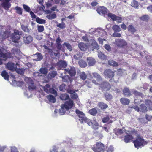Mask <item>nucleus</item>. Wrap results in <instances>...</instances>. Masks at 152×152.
Listing matches in <instances>:
<instances>
[{
  "instance_id": "f257e3e1",
  "label": "nucleus",
  "mask_w": 152,
  "mask_h": 152,
  "mask_svg": "<svg viewBox=\"0 0 152 152\" xmlns=\"http://www.w3.org/2000/svg\"><path fill=\"white\" fill-rule=\"evenodd\" d=\"M77 115L79 118H80L79 120L82 123L85 122L89 126H91L93 124V122L91 121V120L88 119L85 116V114L82 111H80L78 109H76L75 111Z\"/></svg>"
},
{
  "instance_id": "f03ea898",
  "label": "nucleus",
  "mask_w": 152,
  "mask_h": 152,
  "mask_svg": "<svg viewBox=\"0 0 152 152\" xmlns=\"http://www.w3.org/2000/svg\"><path fill=\"white\" fill-rule=\"evenodd\" d=\"M133 143L136 148L138 149L140 147L144 146L146 145L148 142L145 140L142 136H137L134 140L133 141Z\"/></svg>"
},
{
  "instance_id": "7ed1b4c3",
  "label": "nucleus",
  "mask_w": 152,
  "mask_h": 152,
  "mask_svg": "<svg viewBox=\"0 0 152 152\" xmlns=\"http://www.w3.org/2000/svg\"><path fill=\"white\" fill-rule=\"evenodd\" d=\"M96 146H94L92 149L95 152H104L105 151L104 145L101 142H96Z\"/></svg>"
},
{
  "instance_id": "20e7f679",
  "label": "nucleus",
  "mask_w": 152,
  "mask_h": 152,
  "mask_svg": "<svg viewBox=\"0 0 152 152\" xmlns=\"http://www.w3.org/2000/svg\"><path fill=\"white\" fill-rule=\"evenodd\" d=\"M21 34V33L19 30H15L14 32L10 34V38L13 42L18 43L20 39Z\"/></svg>"
},
{
  "instance_id": "39448f33",
  "label": "nucleus",
  "mask_w": 152,
  "mask_h": 152,
  "mask_svg": "<svg viewBox=\"0 0 152 152\" xmlns=\"http://www.w3.org/2000/svg\"><path fill=\"white\" fill-rule=\"evenodd\" d=\"M74 105V103L73 101L70 99H69L68 101H65L64 104H62L61 107V109L63 110V111L64 109L68 110L71 109Z\"/></svg>"
},
{
  "instance_id": "423d86ee",
  "label": "nucleus",
  "mask_w": 152,
  "mask_h": 152,
  "mask_svg": "<svg viewBox=\"0 0 152 152\" xmlns=\"http://www.w3.org/2000/svg\"><path fill=\"white\" fill-rule=\"evenodd\" d=\"M115 44L119 48H124L126 46L127 43L126 41L122 39H118L115 40Z\"/></svg>"
},
{
  "instance_id": "0eeeda50",
  "label": "nucleus",
  "mask_w": 152,
  "mask_h": 152,
  "mask_svg": "<svg viewBox=\"0 0 152 152\" xmlns=\"http://www.w3.org/2000/svg\"><path fill=\"white\" fill-rule=\"evenodd\" d=\"M101 88L104 90L109 91L111 88V86L107 82H103L102 83L99 84Z\"/></svg>"
},
{
  "instance_id": "6e6552de",
  "label": "nucleus",
  "mask_w": 152,
  "mask_h": 152,
  "mask_svg": "<svg viewBox=\"0 0 152 152\" xmlns=\"http://www.w3.org/2000/svg\"><path fill=\"white\" fill-rule=\"evenodd\" d=\"M115 72L116 71H112L110 69H107L104 71V74L108 78H112L114 77Z\"/></svg>"
},
{
  "instance_id": "1a4fd4ad",
  "label": "nucleus",
  "mask_w": 152,
  "mask_h": 152,
  "mask_svg": "<svg viewBox=\"0 0 152 152\" xmlns=\"http://www.w3.org/2000/svg\"><path fill=\"white\" fill-rule=\"evenodd\" d=\"M65 71L66 73L69 74L71 76H75L76 73V71L74 67L67 68L65 69Z\"/></svg>"
},
{
  "instance_id": "9d476101",
  "label": "nucleus",
  "mask_w": 152,
  "mask_h": 152,
  "mask_svg": "<svg viewBox=\"0 0 152 152\" xmlns=\"http://www.w3.org/2000/svg\"><path fill=\"white\" fill-rule=\"evenodd\" d=\"M23 40L25 44H29L32 42L33 38L30 35H26L23 37Z\"/></svg>"
},
{
  "instance_id": "9b49d317",
  "label": "nucleus",
  "mask_w": 152,
  "mask_h": 152,
  "mask_svg": "<svg viewBox=\"0 0 152 152\" xmlns=\"http://www.w3.org/2000/svg\"><path fill=\"white\" fill-rule=\"evenodd\" d=\"M6 67L9 70L12 71H15L16 69V66L15 67V64L12 62H8L7 64Z\"/></svg>"
},
{
  "instance_id": "f8f14e48",
  "label": "nucleus",
  "mask_w": 152,
  "mask_h": 152,
  "mask_svg": "<svg viewBox=\"0 0 152 152\" xmlns=\"http://www.w3.org/2000/svg\"><path fill=\"white\" fill-rule=\"evenodd\" d=\"M122 92L123 95L126 97H128L132 95L129 89L127 87H125L124 88Z\"/></svg>"
},
{
  "instance_id": "ddd939ff",
  "label": "nucleus",
  "mask_w": 152,
  "mask_h": 152,
  "mask_svg": "<svg viewBox=\"0 0 152 152\" xmlns=\"http://www.w3.org/2000/svg\"><path fill=\"white\" fill-rule=\"evenodd\" d=\"M10 0H5L2 4V7L6 10H8L10 7L11 4L9 2Z\"/></svg>"
},
{
  "instance_id": "4468645a",
  "label": "nucleus",
  "mask_w": 152,
  "mask_h": 152,
  "mask_svg": "<svg viewBox=\"0 0 152 152\" xmlns=\"http://www.w3.org/2000/svg\"><path fill=\"white\" fill-rule=\"evenodd\" d=\"M139 111L138 112H141L142 113H145L148 111V108L145 105L144 103L141 104L139 107Z\"/></svg>"
},
{
  "instance_id": "2eb2a0df",
  "label": "nucleus",
  "mask_w": 152,
  "mask_h": 152,
  "mask_svg": "<svg viewBox=\"0 0 152 152\" xmlns=\"http://www.w3.org/2000/svg\"><path fill=\"white\" fill-rule=\"evenodd\" d=\"M110 118H112L111 116L109 115H107L102 119V122L103 123H108V124L112 123L113 122V121L110 119Z\"/></svg>"
},
{
  "instance_id": "dca6fc26",
  "label": "nucleus",
  "mask_w": 152,
  "mask_h": 152,
  "mask_svg": "<svg viewBox=\"0 0 152 152\" xmlns=\"http://www.w3.org/2000/svg\"><path fill=\"white\" fill-rule=\"evenodd\" d=\"M133 139V137L131 134H128L124 136V141L126 143L130 142Z\"/></svg>"
},
{
  "instance_id": "f3484780",
  "label": "nucleus",
  "mask_w": 152,
  "mask_h": 152,
  "mask_svg": "<svg viewBox=\"0 0 152 152\" xmlns=\"http://www.w3.org/2000/svg\"><path fill=\"white\" fill-rule=\"evenodd\" d=\"M87 61L90 66L94 65L96 62L95 60L93 58L91 57H88L87 58Z\"/></svg>"
},
{
  "instance_id": "a211bd4d",
  "label": "nucleus",
  "mask_w": 152,
  "mask_h": 152,
  "mask_svg": "<svg viewBox=\"0 0 152 152\" xmlns=\"http://www.w3.org/2000/svg\"><path fill=\"white\" fill-rule=\"evenodd\" d=\"M120 102L122 104L124 105H127L130 103V100L127 98H121L120 99Z\"/></svg>"
},
{
  "instance_id": "6ab92c4d",
  "label": "nucleus",
  "mask_w": 152,
  "mask_h": 152,
  "mask_svg": "<svg viewBox=\"0 0 152 152\" xmlns=\"http://www.w3.org/2000/svg\"><path fill=\"white\" fill-rule=\"evenodd\" d=\"M97 11L99 14H102L103 15H105L107 14V8L103 7H100L98 8Z\"/></svg>"
},
{
  "instance_id": "aec40b11",
  "label": "nucleus",
  "mask_w": 152,
  "mask_h": 152,
  "mask_svg": "<svg viewBox=\"0 0 152 152\" xmlns=\"http://www.w3.org/2000/svg\"><path fill=\"white\" fill-rule=\"evenodd\" d=\"M10 54H8L7 53H4L1 50H0V57L4 59V60H6L7 58H10Z\"/></svg>"
},
{
  "instance_id": "412c9836",
  "label": "nucleus",
  "mask_w": 152,
  "mask_h": 152,
  "mask_svg": "<svg viewBox=\"0 0 152 152\" xmlns=\"http://www.w3.org/2000/svg\"><path fill=\"white\" fill-rule=\"evenodd\" d=\"M147 108H148L150 110H152V101L150 100L146 99L144 102Z\"/></svg>"
},
{
  "instance_id": "4be33fe9",
  "label": "nucleus",
  "mask_w": 152,
  "mask_h": 152,
  "mask_svg": "<svg viewBox=\"0 0 152 152\" xmlns=\"http://www.w3.org/2000/svg\"><path fill=\"white\" fill-rule=\"evenodd\" d=\"M78 46L80 50L83 51H86L87 49V45L83 42L80 43L78 44Z\"/></svg>"
},
{
  "instance_id": "5701e85b",
  "label": "nucleus",
  "mask_w": 152,
  "mask_h": 152,
  "mask_svg": "<svg viewBox=\"0 0 152 152\" xmlns=\"http://www.w3.org/2000/svg\"><path fill=\"white\" fill-rule=\"evenodd\" d=\"M1 75L6 80H9V75L6 70L3 71L1 73Z\"/></svg>"
},
{
  "instance_id": "b1692460",
  "label": "nucleus",
  "mask_w": 152,
  "mask_h": 152,
  "mask_svg": "<svg viewBox=\"0 0 152 152\" xmlns=\"http://www.w3.org/2000/svg\"><path fill=\"white\" fill-rule=\"evenodd\" d=\"M21 27L22 30L25 32L29 33L30 31V29L28 28V25L22 24L21 26Z\"/></svg>"
},
{
  "instance_id": "393cba45",
  "label": "nucleus",
  "mask_w": 152,
  "mask_h": 152,
  "mask_svg": "<svg viewBox=\"0 0 152 152\" xmlns=\"http://www.w3.org/2000/svg\"><path fill=\"white\" fill-rule=\"evenodd\" d=\"M114 133L117 136L121 135L124 133V130L121 129H114Z\"/></svg>"
},
{
  "instance_id": "a878e982",
  "label": "nucleus",
  "mask_w": 152,
  "mask_h": 152,
  "mask_svg": "<svg viewBox=\"0 0 152 152\" xmlns=\"http://www.w3.org/2000/svg\"><path fill=\"white\" fill-rule=\"evenodd\" d=\"M92 75L96 79L97 82L102 81V78L100 75L97 73L94 72L92 73Z\"/></svg>"
},
{
  "instance_id": "bb28decb",
  "label": "nucleus",
  "mask_w": 152,
  "mask_h": 152,
  "mask_svg": "<svg viewBox=\"0 0 152 152\" xmlns=\"http://www.w3.org/2000/svg\"><path fill=\"white\" fill-rule=\"evenodd\" d=\"M98 106L102 110L105 109L108 107V105L103 102H99L98 103Z\"/></svg>"
},
{
  "instance_id": "cd10ccee",
  "label": "nucleus",
  "mask_w": 152,
  "mask_h": 152,
  "mask_svg": "<svg viewBox=\"0 0 152 152\" xmlns=\"http://www.w3.org/2000/svg\"><path fill=\"white\" fill-rule=\"evenodd\" d=\"M88 113L91 115L95 116L97 113V110L96 108H93L89 110Z\"/></svg>"
},
{
  "instance_id": "c85d7f7f",
  "label": "nucleus",
  "mask_w": 152,
  "mask_h": 152,
  "mask_svg": "<svg viewBox=\"0 0 152 152\" xmlns=\"http://www.w3.org/2000/svg\"><path fill=\"white\" fill-rule=\"evenodd\" d=\"M60 97L62 100H67L70 99L69 95L66 94H61Z\"/></svg>"
},
{
  "instance_id": "c756f323",
  "label": "nucleus",
  "mask_w": 152,
  "mask_h": 152,
  "mask_svg": "<svg viewBox=\"0 0 152 152\" xmlns=\"http://www.w3.org/2000/svg\"><path fill=\"white\" fill-rule=\"evenodd\" d=\"M108 64L109 65L113 67H117L119 65L117 62L113 60H109L108 61Z\"/></svg>"
},
{
  "instance_id": "7c9ffc66",
  "label": "nucleus",
  "mask_w": 152,
  "mask_h": 152,
  "mask_svg": "<svg viewBox=\"0 0 152 152\" xmlns=\"http://www.w3.org/2000/svg\"><path fill=\"white\" fill-rule=\"evenodd\" d=\"M127 29L129 31L133 33H134L136 31V28L132 25H129L128 26Z\"/></svg>"
},
{
  "instance_id": "2f4dec72",
  "label": "nucleus",
  "mask_w": 152,
  "mask_h": 152,
  "mask_svg": "<svg viewBox=\"0 0 152 152\" xmlns=\"http://www.w3.org/2000/svg\"><path fill=\"white\" fill-rule=\"evenodd\" d=\"M10 34V31H6L3 34V38L4 40L6 38H8Z\"/></svg>"
},
{
  "instance_id": "473e14b6",
  "label": "nucleus",
  "mask_w": 152,
  "mask_h": 152,
  "mask_svg": "<svg viewBox=\"0 0 152 152\" xmlns=\"http://www.w3.org/2000/svg\"><path fill=\"white\" fill-rule=\"evenodd\" d=\"M140 19L142 21L147 22L150 18L148 15H144L140 18Z\"/></svg>"
},
{
  "instance_id": "72a5a7b5",
  "label": "nucleus",
  "mask_w": 152,
  "mask_h": 152,
  "mask_svg": "<svg viewBox=\"0 0 152 152\" xmlns=\"http://www.w3.org/2000/svg\"><path fill=\"white\" fill-rule=\"evenodd\" d=\"M133 94L136 96H141L142 97H143V95L142 93L138 92L137 90H132Z\"/></svg>"
},
{
  "instance_id": "f704fd0d",
  "label": "nucleus",
  "mask_w": 152,
  "mask_h": 152,
  "mask_svg": "<svg viewBox=\"0 0 152 152\" xmlns=\"http://www.w3.org/2000/svg\"><path fill=\"white\" fill-rule=\"evenodd\" d=\"M47 98L49 101L53 103L56 102V99L55 97L52 95H49L47 96Z\"/></svg>"
},
{
  "instance_id": "c9c22d12",
  "label": "nucleus",
  "mask_w": 152,
  "mask_h": 152,
  "mask_svg": "<svg viewBox=\"0 0 152 152\" xmlns=\"http://www.w3.org/2000/svg\"><path fill=\"white\" fill-rule=\"evenodd\" d=\"M104 95L105 99L107 101L111 100L113 98L112 95L109 93H106L104 94Z\"/></svg>"
},
{
  "instance_id": "e433bc0d",
  "label": "nucleus",
  "mask_w": 152,
  "mask_h": 152,
  "mask_svg": "<svg viewBox=\"0 0 152 152\" xmlns=\"http://www.w3.org/2000/svg\"><path fill=\"white\" fill-rule=\"evenodd\" d=\"M79 64L82 68H85L87 66L86 62L83 60H80L79 61Z\"/></svg>"
},
{
  "instance_id": "4c0bfd02",
  "label": "nucleus",
  "mask_w": 152,
  "mask_h": 152,
  "mask_svg": "<svg viewBox=\"0 0 152 152\" xmlns=\"http://www.w3.org/2000/svg\"><path fill=\"white\" fill-rule=\"evenodd\" d=\"M112 29L115 32H120L121 30L119 26L116 24H115L112 26Z\"/></svg>"
},
{
  "instance_id": "58836bf2",
  "label": "nucleus",
  "mask_w": 152,
  "mask_h": 152,
  "mask_svg": "<svg viewBox=\"0 0 152 152\" xmlns=\"http://www.w3.org/2000/svg\"><path fill=\"white\" fill-rule=\"evenodd\" d=\"M79 76L80 78L83 80H85L86 79L87 77L86 74L84 72L80 73Z\"/></svg>"
},
{
  "instance_id": "ea45409f",
  "label": "nucleus",
  "mask_w": 152,
  "mask_h": 152,
  "mask_svg": "<svg viewBox=\"0 0 152 152\" xmlns=\"http://www.w3.org/2000/svg\"><path fill=\"white\" fill-rule=\"evenodd\" d=\"M36 21L37 23L40 24H45L46 22L45 20L40 18L38 17L36 18Z\"/></svg>"
},
{
  "instance_id": "a19ab883",
  "label": "nucleus",
  "mask_w": 152,
  "mask_h": 152,
  "mask_svg": "<svg viewBox=\"0 0 152 152\" xmlns=\"http://www.w3.org/2000/svg\"><path fill=\"white\" fill-rule=\"evenodd\" d=\"M98 57L101 60H106L107 58V56L102 52L99 53L98 54Z\"/></svg>"
},
{
  "instance_id": "79ce46f5",
  "label": "nucleus",
  "mask_w": 152,
  "mask_h": 152,
  "mask_svg": "<svg viewBox=\"0 0 152 152\" xmlns=\"http://www.w3.org/2000/svg\"><path fill=\"white\" fill-rule=\"evenodd\" d=\"M62 81L64 82H69L71 81V78L68 75H66L62 77Z\"/></svg>"
},
{
  "instance_id": "37998d69",
  "label": "nucleus",
  "mask_w": 152,
  "mask_h": 152,
  "mask_svg": "<svg viewBox=\"0 0 152 152\" xmlns=\"http://www.w3.org/2000/svg\"><path fill=\"white\" fill-rule=\"evenodd\" d=\"M92 48L96 49H98L99 48V45L97 42L95 40L92 41L91 43Z\"/></svg>"
},
{
  "instance_id": "c03bdc74",
  "label": "nucleus",
  "mask_w": 152,
  "mask_h": 152,
  "mask_svg": "<svg viewBox=\"0 0 152 152\" xmlns=\"http://www.w3.org/2000/svg\"><path fill=\"white\" fill-rule=\"evenodd\" d=\"M56 17V14L53 13L51 14L47 15L46 17L49 20H52L55 18Z\"/></svg>"
},
{
  "instance_id": "a18cd8bd",
  "label": "nucleus",
  "mask_w": 152,
  "mask_h": 152,
  "mask_svg": "<svg viewBox=\"0 0 152 152\" xmlns=\"http://www.w3.org/2000/svg\"><path fill=\"white\" fill-rule=\"evenodd\" d=\"M57 75L56 71H53L48 74L49 76L51 78H54Z\"/></svg>"
},
{
  "instance_id": "49530a36",
  "label": "nucleus",
  "mask_w": 152,
  "mask_h": 152,
  "mask_svg": "<svg viewBox=\"0 0 152 152\" xmlns=\"http://www.w3.org/2000/svg\"><path fill=\"white\" fill-rule=\"evenodd\" d=\"M108 16L111 18V19L113 21H116V18H117V16L113 14L109 13L108 14Z\"/></svg>"
},
{
  "instance_id": "de8ad7c7",
  "label": "nucleus",
  "mask_w": 152,
  "mask_h": 152,
  "mask_svg": "<svg viewBox=\"0 0 152 152\" xmlns=\"http://www.w3.org/2000/svg\"><path fill=\"white\" fill-rule=\"evenodd\" d=\"M15 10H16V12L19 15H21L22 13V9L18 6L15 7Z\"/></svg>"
},
{
  "instance_id": "09e8293b",
  "label": "nucleus",
  "mask_w": 152,
  "mask_h": 152,
  "mask_svg": "<svg viewBox=\"0 0 152 152\" xmlns=\"http://www.w3.org/2000/svg\"><path fill=\"white\" fill-rule=\"evenodd\" d=\"M91 127L95 130L99 128V124L96 121H93V124Z\"/></svg>"
},
{
  "instance_id": "8fccbe9b",
  "label": "nucleus",
  "mask_w": 152,
  "mask_h": 152,
  "mask_svg": "<svg viewBox=\"0 0 152 152\" xmlns=\"http://www.w3.org/2000/svg\"><path fill=\"white\" fill-rule=\"evenodd\" d=\"M39 71L41 73L46 75L48 73L47 69L45 68H41L39 70Z\"/></svg>"
},
{
  "instance_id": "3c124183",
  "label": "nucleus",
  "mask_w": 152,
  "mask_h": 152,
  "mask_svg": "<svg viewBox=\"0 0 152 152\" xmlns=\"http://www.w3.org/2000/svg\"><path fill=\"white\" fill-rule=\"evenodd\" d=\"M131 6L135 8H137L139 6L138 2L135 0H133L131 3Z\"/></svg>"
},
{
  "instance_id": "603ef678",
  "label": "nucleus",
  "mask_w": 152,
  "mask_h": 152,
  "mask_svg": "<svg viewBox=\"0 0 152 152\" xmlns=\"http://www.w3.org/2000/svg\"><path fill=\"white\" fill-rule=\"evenodd\" d=\"M16 72L18 74L20 75H22L24 73L25 69L23 68H16V69L15 70Z\"/></svg>"
},
{
  "instance_id": "864d4df0",
  "label": "nucleus",
  "mask_w": 152,
  "mask_h": 152,
  "mask_svg": "<svg viewBox=\"0 0 152 152\" xmlns=\"http://www.w3.org/2000/svg\"><path fill=\"white\" fill-rule=\"evenodd\" d=\"M50 86L49 84H47L45 86H44L43 88L44 91L47 93H49V89Z\"/></svg>"
},
{
  "instance_id": "5fc2aeb1",
  "label": "nucleus",
  "mask_w": 152,
  "mask_h": 152,
  "mask_svg": "<svg viewBox=\"0 0 152 152\" xmlns=\"http://www.w3.org/2000/svg\"><path fill=\"white\" fill-rule=\"evenodd\" d=\"M56 26L57 27H59L61 29H64L66 27V25L63 22H62L61 23L57 24Z\"/></svg>"
},
{
  "instance_id": "6e6d98bb",
  "label": "nucleus",
  "mask_w": 152,
  "mask_h": 152,
  "mask_svg": "<svg viewBox=\"0 0 152 152\" xmlns=\"http://www.w3.org/2000/svg\"><path fill=\"white\" fill-rule=\"evenodd\" d=\"M37 30L39 32H42L44 30V27L43 26L38 25Z\"/></svg>"
},
{
  "instance_id": "4d7b16f0",
  "label": "nucleus",
  "mask_w": 152,
  "mask_h": 152,
  "mask_svg": "<svg viewBox=\"0 0 152 152\" xmlns=\"http://www.w3.org/2000/svg\"><path fill=\"white\" fill-rule=\"evenodd\" d=\"M63 45L65 46L67 49H69L70 51L72 50V49L71 45L69 43L65 42L63 44Z\"/></svg>"
},
{
  "instance_id": "13d9d810",
  "label": "nucleus",
  "mask_w": 152,
  "mask_h": 152,
  "mask_svg": "<svg viewBox=\"0 0 152 152\" xmlns=\"http://www.w3.org/2000/svg\"><path fill=\"white\" fill-rule=\"evenodd\" d=\"M114 150V147L113 146H110L107 148V150H105L104 152H113Z\"/></svg>"
},
{
  "instance_id": "bf43d9fd",
  "label": "nucleus",
  "mask_w": 152,
  "mask_h": 152,
  "mask_svg": "<svg viewBox=\"0 0 152 152\" xmlns=\"http://www.w3.org/2000/svg\"><path fill=\"white\" fill-rule=\"evenodd\" d=\"M85 83L88 87L89 88H91L92 86L91 81L89 80H86L85 81Z\"/></svg>"
},
{
  "instance_id": "052dcab7",
  "label": "nucleus",
  "mask_w": 152,
  "mask_h": 152,
  "mask_svg": "<svg viewBox=\"0 0 152 152\" xmlns=\"http://www.w3.org/2000/svg\"><path fill=\"white\" fill-rule=\"evenodd\" d=\"M23 7L24 10L26 12H30L31 9L30 7L27 5L25 4L23 5Z\"/></svg>"
},
{
  "instance_id": "680f3d73",
  "label": "nucleus",
  "mask_w": 152,
  "mask_h": 152,
  "mask_svg": "<svg viewBox=\"0 0 152 152\" xmlns=\"http://www.w3.org/2000/svg\"><path fill=\"white\" fill-rule=\"evenodd\" d=\"M104 48L108 51L110 52L111 51V48L110 45L108 44H105L104 45Z\"/></svg>"
},
{
  "instance_id": "e2e57ef3",
  "label": "nucleus",
  "mask_w": 152,
  "mask_h": 152,
  "mask_svg": "<svg viewBox=\"0 0 152 152\" xmlns=\"http://www.w3.org/2000/svg\"><path fill=\"white\" fill-rule=\"evenodd\" d=\"M66 85L64 84L61 85L59 87V89L60 91H64L65 90Z\"/></svg>"
},
{
  "instance_id": "0e129e2a",
  "label": "nucleus",
  "mask_w": 152,
  "mask_h": 152,
  "mask_svg": "<svg viewBox=\"0 0 152 152\" xmlns=\"http://www.w3.org/2000/svg\"><path fill=\"white\" fill-rule=\"evenodd\" d=\"M117 32H115L113 34V36L115 37H121V35L120 34Z\"/></svg>"
},
{
  "instance_id": "69168bd1",
  "label": "nucleus",
  "mask_w": 152,
  "mask_h": 152,
  "mask_svg": "<svg viewBox=\"0 0 152 152\" xmlns=\"http://www.w3.org/2000/svg\"><path fill=\"white\" fill-rule=\"evenodd\" d=\"M71 98L74 99H76L78 98V95L77 94L74 93L71 95Z\"/></svg>"
},
{
  "instance_id": "338daca9",
  "label": "nucleus",
  "mask_w": 152,
  "mask_h": 152,
  "mask_svg": "<svg viewBox=\"0 0 152 152\" xmlns=\"http://www.w3.org/2000/svg\"><path fill=\"white\" fill-rule=\"evenodd\" d=\"M145 118L148 121H151L152 118V116L146 114L145 115Z\"/></svg>"
},
{
  "instance_id": "774afa93",
  "label": "nucleus",
  "mask_w": 152,
  "mask_h": 152,
  "mask_svg": "<svg viewBox=\"0 0 152 152\" xmlns=\"http://www.w3.org/2000/svg\"><path fill=\"white\" fill-rule=\"evenodd\" d=\"M38 57L37 59L38 60H41L42 58V56L40 53H36Z\"/></svg>"
}]
</instances>
